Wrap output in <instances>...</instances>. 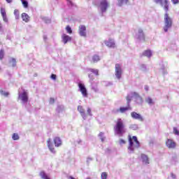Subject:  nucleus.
Wrapping results in <instances>:
<instances>
[{"label": "nucleus", "instance_id": "32", "mask_svg": "<svg viewBox=\"0 0 179 179\" xmlns=\"http://www.w3.org/2000/svg\"><path fill=\"white\" fill-rule=\"evenodd\" d=\"M1 94H2V96H4L5 97H8V96H9V92L1 91Z\"/></svg>", "mask_w": 179, "mask_h": 179}, {"label": "nucleus", "instance_id": "6", "mask_svg": "<svg viewBox=\"0 0 179 179\" xmlns=\"http://www.w3.org/2000/svg\"><path fill=\"white\" fill-rule=\"evenodd\" d=\"M166 146L169 149H176V146H177V143L173 139H167L166 141Z\"/></svg>", "mask_w": 179, "mask_h": 179}, {"label": "nucleus", "instance_id": "5", "mask_svg": "<svg viewBox=\"0 0 179 179\" xmlns=\"http://www.w3.org/2000/svg\"><path fill=\"white\" fill-rule=\"evenodd\" d=\"M115 76L117 79H121L122 75V69L121 68V64H116L115 66Z\"/></svg>", "mask_w": 179, "mask_h": 179}, {"label": "nucleus", "instance_id": "3", "mask_svg": "<svg viewBox=\"0 0 179 179\" xmlns=\"http://www.w3.org/2000/svg\"><path fill=\"white\" fill-rule=\"evenodd\" d=\"M128 150L130 152H134L135 149H138V148H141V143L139 141H138V137L136 136H131V134H129L128 136Z\"/></svg>", "mask_w": 179, "mask_h": 179}, {"label": "nucleus", "instance_id": "45", "mask_svg": "<svg viewBox=\"0 0 179 179\" xmlns=\"http://www.w3.org/2000/svg\"><path fill=\"white\" fill-rule=\"evenodd\" d=\"M89 78H90L92 79V80H93V78H92V77H90V75H89Z\"/></svg>", "mask_w": 179, "mask_h": 179}, {"label": "nucleus", "instance_id": "48", "mask_svg": "<svg viewBox=\"0 0 179 179\" xmlns=\"http://www.w3.org/2000/svg\"><path fill=\"white\" fill-rule=\"evenodd\" d=\"M87 179H90V178H87Z\"/></svg>", "mask_w": 179, "mask_h": 179}, {"label": "nucleus", "instance_id": "2", "mask_svg": "<svg viewBox=\"0 0 179 179\" xmlns=\"http://www.w3.org/2000/svg\"><path fill=\"white\" fill-rule=\"evenodd\" d=\"M114 131L116 135L119 136H123L124 134L127 132V129H125V124L124 120L121 118H118L115 122V125L114 126Z\"/></svg>", "mask_w": 179, "mask_h": 179}, {"label": "nucleus", "instance_id": "23", "mask_svg": "<svg viewBox=\"0 0 179 179\" xmlns=\"http://www.w3.org/2000/svg\"><path fill=\"white\" fill-rule=\"evenodd\" d=\"M90 72H92V73H94L96 76H99V70L94 69H89Z\"/></svg>", "mask_w": 179, "mask_h": 179}, {"label": "nucleus", "instance_id": "29", "mask_svg": "<svg viewBox=\"0 0 179 179\" xmlns=\"http://www.w3.org/2000/svg\"><path fill=\"white\" fill-rule=\"evenodd\" d=\"M66 30L67 33H69V34H72V29L71 28V27H69V25L66 26Z\"/></svg>", "mask_w": 179, "mask_h": 179}, {"label": "nucleus", "instance_id": "11", "mask_svg": "<svg viewBox=\"0 0 179 179\" xmlns=\"http://www.w3.org/2000/svg\"><path fill=\"white\" fill-rule=\"evenodd\" d=\"M0 12L3 22H5V23H8L9 20H8V16L6 15V10H5L3 8H1Z\"/></svg>", "mask_w": 179, "mask_h": 179}, {"label": "nucleus", "instance_id": "12", "mask_svg": "<svg viewBox=\"0 0 179 179\" xmlns=\"http://www.w3.org/2000/svg\"><path fill=\"white\" fill-rule=\"evenodd\" d=\"M19 97H20L22 101L24 103H27V101H29V96H27V92L26 91H24Z\"/></svg>", "mask_w": 179, "mask_h": 179}, {"label": "nucleus", "instance_id": "1", "mask_svg": "<svg viewBox=\"0 0 179 179\" xmlns=\"http://www.w3.org/2000/svg\"><path fill=\"white\" fill-rule=\"evenodd\" d=\"M155 3H160L161 6L164 7V10L166 12L164 14V22H165V26L164 27V31L165 33H167L169 31V29L173 26V20L170 16L169 15V1L167 0H154Z\"/></svg>", "mask_w": 179, "mask_h": 179}, {"label": "nucleus", "instance_id": "40", "mask_svg": "<svg viewBox=\"0 0 179 179\" xmlns=\"http://www.w3.org/2000/svg\"><path fill=\"white\" fill-rule=\"evenodd\" d=\"M138 33H139L141 36H143V30H142V29H138Z\"/></svg>", "mask_w": 179, "mask_h": 179}, {"label": "nucleus", "instance_id": "42", "mask_svg": "<svg viewBox=\"0 0 179 179\" xmlns=\"http://www.w3.org/2000/svg\"><path fill=\"white\" fill-rule=\"evenodd\" d=\"M2 23L0 22V30H2Z\"/></svg>", "mask_w": 179, "mask_h": 179}, {"label": "nucleus", "instance_id": "34", "mask_svg": "<svg viewBox=\"0 0 179 179\" xmlns=\"http://www.w3.org/2000/svg\"><path fill=\"white\" fill-rule=\"evenodd\" d=\"M126 99L127 101V106H129V103H131V100H132V98L129 96H127L126 97Z\"/></svg>", "mask_w": 179, "mask_h": 179}, {"label": "nucleus", "instance_id": "10", "mask_svg": "<svg viewBox=\"0 0 179 179\" xmlns=\"http://www.w3.org/2000/svg\"><path fill=\"white\" fill-rule=\"evenodd\" d=\"M129 110H132V108L130 105H127V107H120L119 109H117V113H121V114H124V113H127Z\"/></svg>", "mask_w": 179, "mask_h": 179}, {"label": "nucleus", "instance_id": "25", "mask_svg": "<svg viewBox=\"0 0 179 179\" xmlns=\"http://www.w3.org/2000/svg\"><path fill=\"white\" fill-rule=\"evenodd\" d=\"M123 3H128V0H118L119 6H122Z\"/></svg>", "mask_w": 179, "mask_h": 179}, {"label": "nucleus", "instance_id": "33", "mask_svg": "<svg viewBox=\"0 0 179 179\" xmlns=\"http://www.w3.org/2000/svg\"><path fill=\"white\" fill-rule=\"evenodd\" d=\"M125 143H127V141L122 138L119 140V145H125Z\"/></svg>", "mask_w": 179, "mask_h": 179}, {"label": "nucleus", "instance_id": "9", "mask_svg": "<svg viewBox=\"0 0 179 179\" xmlns=\"http://www.w3.org/2000/svg\"><path fill=\"white\" fill-rule=\"evenodd\" d=\"M78 111L80 113V115L83 118V120H85V118L87 117V115L85 112V108H83V106H78Z\"/></svg>", "mask_w": 179, "mask_h": 179}, {"label": "nucleus", "instance_id": "47", "mask_svg": "<svg viewBox=\"0 0 179 179\" xmlns=\"http://www.w3.org/2000/svg\"><path fill=\"white\" fill-rule=\"evenodd\" d=\"M103 141H104V139L101 138V141L103 142Z\"/></svg>", "mask_w": 179, "mask_h": 179}, {"label": "nucleus", "instance_id": "18", "mask_svg": "<svg viewBox=\"0 0 179 179\" xmlns=\"http://www.w3.org/2000/svg\"><path fill=\"white\" fill-rule=\"evenodd\" d=\"M54 143L55 146L58 148V146H61L62 142L61 141V138L59 137H56L54 138Z\"/></svg>", "mask_w": 179, "mask_h": 179}, {"label": "nucleus", "instance_id": "27", "mask_svg": "<svg viewBox=\"0 0 179 179\" xmlns=\"http://www.w3.org/2000/svg\"><path fill=\"white\" fill-rule=\"evenodd\" d=\"M13 141H18L19 139V134L14 133L12 136Z\"/></svg>", "mask_w": 179, "mask_h": 179}, {"label": "nucleus", "instance_id": "8", "mask_svg": "<svg viewBox=\"0 0 179 179\" xmlns=\"http://www.w3.org/2000/svg\"><path fill=\"white\" fill-rule=\"evenodd\" d=\"M104 43L108 48H115V42L113 38H109L108 41H105Z\"/></svg>", "mask_w": 179, "mask_h": 179}, {"label": "nucleus", "instance_id": "13", "mask_svg": "<svg viewBox=\"0 0 179 179\" xmlns=\"http://www.w3.org/2000/svg\"><path fill=\"white\" fill-rule=\"evenodd\" d=\"M79 34L82 37H86V27L85 25H80L79 27Z\"/></svg>", "mask_w": 179, "mask_h": 179}, {"label": "nucleus", "instance_id": "15", "mask_svg": "<svg viewBox=\"0 0 179 179\" xmlns=\"http://www.w3.org/2000/svg\"><path fill=\"white\" fill-rule=\"evenodd\" d=\"M62 41L64 44H66V43H68V41H71V40H72V38L66 34H63L62 36Z\"/></svg>", "mask_w": 179, "mask_h": 179}, {"label": "nucleus", "instance_id": "20", "mask_svg": "<svg viewBox=\"0 0 179 179\" xmlns=\"http://www.w3.org/2000/svg\"><path fill=\"white\" fill-rule=\"evenodd\" d=\"M143 55L144 57H148V58H150L152 57V51L150 50H145L143 53Z\"/></svg>", "mask_w": 179, "mask_h": 179}, {"label": "nucleus", "instance_id": "4", "mask_svg": "<svg viewBox=\"0 0 179 179\" xmlns=\"http://www.w3.org/2000/svg\"><path fill=\"white\" fill-rule=\"evenodd\" d=\"M99 8H100L101 13H104L110 8V3L107 0H101L99 4Z\"/></svg>", "mask_w": 179, "mask_h": 179}, {"label": "nucleus", "instance_id": "14", "mask_svg": "<svg viewBox=\"0 0 179 179\" xmlns=\"http://www.w3.org/2000/svg\"><path fill=\"white\" fill-rule=\"evenodd\" d=\"M131 115L134 120H138V121H143V117H142L141 115L137 113L136 112H131Z\"/></svg>", "mask_w": 179, "mask_h": 179}, {"label": "nucleus", "instance_id": "31", "mask_svg": "<svg viewBox=\"0 0 179 179\" xmlns=\"http://www.w3.org/2000/svg\"><path fill=\"white\" fill-rule=\"evenodd\" d=\"M5 55V53L3 52V50H0V59L2 60L3 59V57Z\"/></svg>", "mask_w": 179, "mask_h": 179}, {"label": "nucleus", "instance_id": "38", "mask_svg": "<svg viewBox=\"0 0 179 179\" xmlns=\"http://www.w3.org/2000/svg\"><path fill=\"white\" fill-rule=\"evenodd\" d=\"M54 103H55V99H54V98H50V104H54Z\"/></svg>", "mask_w": 179, "mask_h": 179}, {"label": "nucleus", "instance_id": "17", "mask_svg": "<svg viewBox=\"0 0 179 179\" xmlns=\"http://www.w3.org/2000/svg\"><path fill=\"white\" fill-rule=\"evenodd\" d=\"M22 19L23 22H25V23H27L29 20H30V17H29V15H27V13H23L22 14Z\"/></svg>", "mask_w": 179, "mask_h": 179}, {"label": "nucleus", "instance_id": "24", "mask_svg": "<svg viewBox=\"0 0 179 179\" xmlns=\"http://www.w3.org/2000/svg\"><path fill=\"white\" fill-rule=\"evenodd\" d=\"M21 2L24 6V8H29V3L27 2V0H21Z\"/></svg>", "mask_w": 179, "mask_h": 179}, {"label": "nucleus", "instance_id": "22", "mask_svg": "<svg viewBox=\"0 0 179 179\" xmlns=\"http://www.w3.org/2000/svg\"><path fill=\"white\" fill-rule=\"evenodd\" d=\"M99 61H100V57H99V55H94L92 57V62L94 64L96 62H99Z\"/></svg>", "mask_w": 179, "mask_h": 179}, {"label": "nucleus", "instance_id": "16", "mask_svg": "<svg viewBox=\"0 0 179 179\" xmlns=\"http://www.w3.org/2000/svg\"><path fill=\"white\" fill-rule=\"evenodd\" d=\"M47 145L50 152H54L55 151V149L54 148V145H52V143H51V138H48L47 140Z\"/></svg>", "mask_w": 179, "mask_h": 179}, {"label": "nucleus", "instance_id": "26", "mask_svg": "<svg viewBox=\"0 0 179 179\" xmlns=\"http://www.w3.org/2000/svg\"><path fill=\"white\" fill-rule=\"evenodd\" d=\"M145 101H146V103H148V104H150V105L154 104L153 99H152V98H150V97L147 98L145 99Z\"/></svg>", "mask_w": 179, "mask_h": 179}, {"label": "nucleus", "instance_id": "30", "mask_svg": "<svg viewBox=\"0 0 179 179\" xmlns=\"http://www.w3.org/2000/svg\"><path fill=\"white\" fill-rule=\"evenodd\" d=\"M107 173L106 172H103L101 174V179H107Z\"/></svg>", "mask_w": 179, "mask_h": 179}, {"label": "nucleus", "instance_id": "43", "mask_svg": "<svg viewBox=\"0 0 179 179\" xmlns=\"http://www.w3.org/2000/svg\"><path fill=\"white\" fill-rule=\"evenodd\" d=\"M99 136H103V132L99 133Z\"/></svg>", "mask_w": 179, "mask_h": 179}, {"label": "nucleus", "instance_id": "41", "mask_svg": "<svg viewBox=\"0 0 179 179\" xmlns=\"http://www.w3.org/2000/svg\"><path fill=\"white\" fill-rule=\"evenodd\" d=\"M8 3H12V0H6Z\"/></svg>", "mask_w": 179, "mask_h": 179}, {"label": "nucleus", "instance_id": "28", "mask_svg": "<svg viewBox=\"0 0 179 179\" xmlns=\"http://www.w3.org/2000/svg\"><path fill=\"white\" fill-rule=\"evenodd\" d=\"M14 15L15 16V19H19V17H20L19 10L15 9L14 10Z\"/></svg>", "mask_w": 179, "mask_h": 179}, {"label": "nucleus", "instance_id": "46", "mask_svg": "<svg viewBox=\"0 0 179 179\" xmlns=\"http://www.w3.org/2000/svg\"><path fill=\"white\" fill-rule=\"evenodd\" d=\"M69 3H71V5H73V4H72V1H69Z\"/></svg>", "mask_w": 179, "mask_h": 179}, {"label": "nucleus", "instance_id": "19", "mask_svg": "<svg viewBox=\"0 0 179 179\" xmlns=\"http://www.w3.org/2000/svg\"><path fill=\"white\" fill-rule=\"evenodd\" d=\"M141 159L143 163L149 164V158L145 155H141Z\"/></svg>", "mask_w": 179, "mask_h": 179}, {"label": "nucleus", "instance_id": "21", "mask_svg": "<svg viewBox=\"0 0 179 179\" xmlns=\"http://www.w3.org/2000/svg\"><path fill=\"white\" fill-rule=\"evenodd\" d=\"M9 64L10 65V66H13V67H15L16 66V59L15 58H11L10 60H9Z\"/></svg>", "mask_w": 179, "mask_h": 179}, {"label": "nucleus", "instance_id": "39", "mask_svg": "<svg viewBox=\"0 0 179 179\" xmlns=\"http://www.w3.org/2000/svg\"><path fill=\"white\" fill-rule=\"evenodd\" d=\"M171 1L173 2V3L174 5H177V3H179V1L178 0H171Z\"/></svg>", "mask_w": 179, "mask_h": 179}, {"label": "nucleus", "instance_id": "44", "mask_svg": "<svg viewBox=\"0 0 179 179\" xmlns=\"http://www.w3.org/2000/svg\"><path fill=\"white\" fill-rule=\"evenodd\" d=\"M145 90H147V91H148V90H149V88H148V87H145Z\"/></svg>", "mask_w": 179, "mask_h": 179}, {"label": "nucleus", "instance_id": "7", "mask_svg": "<svg viewBox=\"0 0 179 179\" xmlns=\"http://www.w3.org/2000/svg\"><path fill=\"white\" fill-rule=\"evenodd\" d=\"M78 87L80 89V92L82 93L84 97H87V90H86V87L83 83L78 84Z\"/></svg>", "mask_w": 179, "mask_h": 179}, {"label": "nucleus", "instance_id": "35", "mask_svg": "<svg viewBox=\"0 0 179 179\" xmlns=\"http://www.w3.org/2000/svg\"><path fill=\"white\" fill-rule=\"evenodd\" d=\"M173 134L175 135H179V131L178 129H177V127H173Z\"/></svg>", "mask_w": 179, "mask_h": 179}, {"label": "nucleus", "instance_id": "37", "mask_svg": "<svg viewBox=\"0 0 179 179\" xmlns=\"http://www.w3.org/2000/svg\"><path fill=\"white\" fill-rule=\"evenodd\" d=\"M51 79H52L53 80H57V75L52 74L51 75Z\"/></svg>", "mask_w": 179, "mask_h": 179}, {"label": "nucleus", "instance_id": "36", "mask_svg": "<svg viewBox=\"0 0 179 179\" xmlns=\"http://www.w3.org/2000/svg\"><path fill=\"white\" fill-rule=\"evenodd\" d=\"M87 115H90V117H92V109L90 108H88L87 110Z\"/></svg>", "mask_w": 179, "mask_h": 179}]
</instances>
